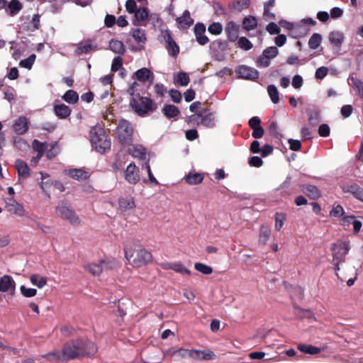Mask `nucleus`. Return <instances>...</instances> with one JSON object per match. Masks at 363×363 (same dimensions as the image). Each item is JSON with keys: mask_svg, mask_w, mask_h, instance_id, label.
<instances>
[{"mask_svg": "<svg viewBox=\"0 0 363 363\" xmlns=\"http://www.w3.org/2000/svg\"><path fill=\"white\" fill-rule=\"evenodd\" d=\"M97 352L96 345L89 340L77 339L67 342L62 352L57 351L50 354L59 360H70L77 358L91 357Z\"/></svg>", "mask_w": 363, "mask_h": 363, "instance_id": "obj_1", "label": "nucleus"}, {"mask_svg": "<svg viewBox=\"0 0 363 363\" xmlns=\"http://www.w3.org/2000/svg\"><path fill=\"white\" fill-rule=\"evenodd\" d=\"M138 86L133 82L128 89L127 92L132 96L130 105L133 110L140 116H145L149 112H153L157 108V104L150 98L141 96L140 94H135V89Z\"/></svg>", "mask_w": 363, "mask_h": 363, "instance_id": "obj_2", "label": "nucleus"}, {"mask_svg": "<svg viewBox=\"0 0 363 363\" xmlns=\"http://www.w3.org/2000/svg\"><path fill=\"white\" fill-rule=\"evenodd\" d=\"M124 252L126 259L135 267L145 266L152 261L151 252L141 247L126 246Z\"/></svg>", "mask_w": 363, "mask_h": 363, "instance_id": "obj_3", "label": "nucleus"}, {"mask_svg": "<svg viewBox=\"0 0 363 363\" xmlns=\"http://www.w3.org/2000/svg\"><path fill=\"white\" fill-rule=\"evenodd\" d=\"M92 147L99 153H105L111 149V138L105 130L100 126H93L89 131Z\"/></svg>", "mask_w": 363, "mask_h": 363, "instance_id": "obj_4", "label": "nucleus"}, {"mask_svg": "<svg viewBox=\"0 0 363 363\" xmlns=\"http://www.w3.org/2000/svg\"><path fill=\"white\" fill-rule=\"evenodd\" d=\"M350 250V242L346 241H338L334 243L331 250L333 252L332 264L334 269L337 272L340 270V264L345 261V256Z\"/></svg>", "mask_w": 363, "mask_h": 363, "instance_id": "obj_5", "label": "nucleus"}, {"mask_svg": "<svg viewBox=\"0 0 363 363\" xmlns=\"http://www.w3.org/2000/svg\"><path fill=\"white\" fill-rule=\"evenodd\" d=\"M56 214L68 221L72 225H79L80 218L77 216L74 211L70 208L67 201H61L56 207Z\"/></svg>", "mask_w": 363, "mask_h": 363, "instance_id": "obj_6", "label": "nucleus"}, {"mask_svg": "<svg viewBox=\"0 0 363 363\" xmlns=\"http://www.w3.org/2000/svg\"><path fill=\"white\" fill-rule=\"evenodd\" d=\"M133 129L130 122L121 120L117 127V137L119 143L123 145H129L133 142Z\"/></svg>", "mask_w": 363, "mask_h": 363, "instance_id": "obj_7", "label": "nucleus"}, {"mask_svg": "<svg viewBox=\"0 0 363 363\" xmlns=\"http://www.w3.org/2000/svg\"><path fill=\"white\" fill-rule=\"evenodd\" d=\"M235 73L238 78L250 81H256L259 76V73L256 69L247 65L238 66L235 69Z\"/></svg>", "mask_w": 363, "mask_h": 363, "instance_id": "obj_8", "label": "nucleus"}, {"mask_svg": "<svg viewBox=\"0 0 363 363\" xmlns=\"http://www.w3.org/2000/svg\"><path fill=\"white\" fill-rule=\"evenodd\" d=\"M224 30L229 42L234 43L239 38L240 26L233 21L226 23Z\"/></svg>", "mask_w": 363, "mask_h": 363, "instance_id": "obj_9", "label": "nucleus"}, {"mask_svg": "<svg viewBox=\"0 0 363 363\" xmlns=\"http://www.w3.org/2000/svg\"><path fill=\"white\" fill-rule=\"evenodd\" d=\"M124 174L125 180L131 184H136L140 181V170L134 162L129 164Z\"/></svg>", "mask_w": 363, "mask_h": 363, "instance_id": "obj_10", "label": "nucleus"}, {"mask_svg": "<svg viewBox=\"0 0 363 363\" xmlns=\"http://www.w3.org/2000/svg\"><path fill=\"white\" fill-rule=\"evenodd\" d=\"M15 167L18 172L19 181L25 180L30 176V169L25 161L21 159L16 160Z\"/></svg>", "mask_w": 363, "mask_h": 363, "instance_id": "obj_11", "label": "nucleus"}, {"mask_svg": "<svg viewBox=\"0 0 363 363\" xmlns=\"http://www.w3.org/2000/svg\"><path fill=\"white\" fill-rule=\"evenodd\" d=\"M29 121L23 116H19L13 125V130L18 135H23L28 130Z\"/></svg>", "mask_w": 363, "mask_h": 363, "instance_id": "obj_12", "label": "nucleus"}, {"mask_svg": "<svg viewBox=\"0 0 363 363\" xmlns=\"http://www.w3.org/2000/svg\"><path fill=\"white\" fill-rule=\"evenodd\" d=\"M176 22L178 28L187 30L194 23V19L191 17L190 12L185 10L182 16L177 18Z\"/></svg>", "mask_w": 363, "mask_h": 363, "instance_id": "obj_13", "label": "nucleus"}, {"mask_svg": "<svg viewBox=\"0 0 363 363\" xmlns=\"http://www.w3.org/2000/svg\"><path fill=\"white\" fill-rule=\"evenodd\" d=\"M216 354L209 350H194L192 349L191 359L198 361L211 360L215 359Z\"/></svg>", "mask_w": 363, "mask_h": 363, "instance_id": "obj_14", "label": "nucleus"}, {"mask_svg": "<svg viewBox=\"0 0 363 363\" xmlns=\"http://www.w3.org/2000/svg\"><path fill=\"white\" fill-rule=\"evenodd\" d=\"M108 263L104 261H100L99 263H91L84 265V268L89 271L94 276H99L104 269H107Z\"/></svg>", "mask_w": 363, "mask_h": 363, "instance_id": "obj_15", "label": "nucleus"}, {"mask_svg": "<svg viewBox=\"0 0 363 363\" xmlns=\"http://www.w3.org/2000/svg\"><path fill=\"white\" fill-rule=\"evenodd\" d=\"M301 191L310 199L313 200L318 199L321 196L319 189L312 184H306L301 186Z\"/></svg>", "mask_w": 363, "mask_h": 363, "instance_id": "obj_16", "label": "nucleus"}, {"mask_svg": "<svg viewBox=\"0 0 363 363\" xmlns=\"http://www.w3.org/2000/svg\"><path fill=\"white\" fill-rule=\"evenodd\" d=\"M15 281L13 278L9 275H4L0 277V291L7 292L9 290L15 289Z\"/></svg>", "mask_w": 363, "mask_h": 363, "instance_id": "obj_17", "label": "nucleus"}, {"mask_svg": "<svg viewBox=\"0 0 363 363\" xmlns=\"http://www.w3.org/2000/svg\"><path fill=\"white\" fill-rule=\"evenodd\" d=\"M250 0H235L229 3L228 7L231 11L241 12L249 8Z\"/></svg>", "mask_w": 363, "mask_h": 363, "instance_id": "obj_18", "label": "nucleus"}, {"mask_svg": "<svg viewBox=\"0 0 363 363\" xmlns=\"http://www.w3.org/2000/svg\"><path fill=\"white\" fill-rule=\"evenodd\" d=\"M271 235V228L267 224H263L259 228V244L264 245L267 244Z\"/></svg>", "mask_w": 363, "mask_h": 363, "instance_id": "obj_19", "label": "nucleus"}, {"mask_svg": "<svg viewBox=\"0 0 363 363\" xmlns=\"http://www.w3.org/2000/svg\"><path fill=\"white\" fill-rule=\"evenodd\" d=\"M54 111L55 115L61 119L67 118L71 113L70 108L64 104L55 105Z\"/></svg>", "mask_w": 363, "mask_h": 363, "instance_id": "obj_20", "label": "nucleus"}, {"mask_svg": "<svg viewBox=\"0 0 363 363\" xmlns=\"http://www.w3.org/2000/svg\"><path fill=\"white\" fill-rule=\"evenodd\" d=\"M208 111V110L206 111ZM201 125L206 128H213L216 125V113L214 112H206L202 114Z\"/></svg>", "mask_w": 363, "mask_h": 363, "instance_id": "obj_21", "label": "nucleus"}, {"mask_svg": "<svg viewBox=\"0 0 363 363\" xmlns=\"http://www.w3.org/2000/svg\"><path fill=\"white\" fill-rule=\"evenodd\" d=\"M257 19L254 16H245L242 21V27L246 31L254 30L257 26Z\"/></svg>", "mask_w": 363, "mask_h": 363, "instance_id": "obj_22", "label": "nucleus"}, {"mask_svg": "<svg viewBox=\"0 0 363 363\" xmlns=\"http://www.w3.org/2000/svg\"><path fill=\"white\" fill-rule=\"evenodd\" d=\"M135 77L141 82H147L150 77L153 78L154 75L152 72L147 68L143 67L139 69L134 73Z\"/></svg>", "mask_w": 363, "mask_h": 363, "instance_id": "obj_23", "label": "nucleus"}, {"mask_svg": "<svg viewBox=\"0 0 363 363\" xmlns=\"http://www.w3.org/2000/svg\"><path fill=\"white\" fill-rule=\"evenodd\" d=\"M166 48L172 57H177L179 52V47L169 34L167 35Z\"/></svg>", "mask_w": 363, "mask_h": 363, "instance_id": "obj_24", "label": "nucleus"}, {"mask_svg": "<svg viewBox=\"0 0 363 363\" xmlns=\"http://www.w3.org/2000/svg\"><path fill=\"white\" fill-rule=\"evenodd\" d=\"M134 25H139V23L147 20L149 16L147 9L145 7L138 9L137 11L134 13Z\"/></svg>", "mask_w": 363, "mask_h": 363, "instance_id": "obj_25", "label": "nucleus"}, {"mask_svg": "<svg viewBox=\"0 0 363 363\" xmlns=\"http://www.w3.org/2000/svg\"><path fill=\"white\" fill-rule=\"evenodd\" d=\"M118 205L122 211L132 209L135 207V201L133 197H121L118 200Z\"/></svg>", "mask_w": 363, "mask_h": 363, "instance_id": "obj_26", "label": "nucleus"}, {"mask_svg": "<svg viewBox=\"0 0 363 363\" xmlns=\"http://www.w3.org/2000/svg\"><path fill=\"white\" fill-rule=\"evenodd\" d=\"M109 48L111 50H112L113 52L123 55L125 52V46L123 43V42L118 40L112 39L109 42Z\"/></svg>", "mask_w": 363, "mask_h": 363, "instance_id": "obj_27", "label": "nucleus"}, {"mask_svg": "<svg viewBox=\"0 0 363 363\" xmlns=\"http://www.w3.org/2000/svg\"><path fill=\"white\" fill-rule=\"evenodd\" d=\"M329 41L330 44L335 47H340L344 40L343 34L338 31H332L329 34Z\"/></svg>", "mask_w": 363, "mask_h": 363, "instance_id": "obj_28", "label": "nucleus"}, {"mask_svg": "<svg viewBox=\"0 0 363 363\" xmlns=\"http://www.w3.org/2000/svg\"><path fill=\"white\" fill-rule=\"evenodd\" d=\"M297 349L303 353L309 354H316L322 351V349L315 347L312 345L299 344Z\"/></svg>", "mask_w": 363, "mask_h": 363, "instance_id": "obj_29", "label": "nucleus"}, {"mask_svg": "<svg viewBox=\"0 0 363 363\" xmlns=\"http://www.w3.org/2000/svg\"><path fill=\"white\" fill-rule=\"evenodd\" d=\"M203 180V175L201 173H189L185 177V181L190 185L201 184Z\"/></svg>", "mask_w": 363, "mask_h": 363, "instance_id": "obj_30", "label": "nucleus"}, {"mask_svg": "<svg viewBox=\"0 0 363 363\" xmlns=\"http://www.w3.org/2000/svg\"><path fill=\"white\" fill-rule=\"evenodd\" d=\"M47 147L48 146L45 143H41L38 140H34L33 141V148L38 152L37 160H40L43 156Z\"/></svg>", "mask_w": 363, "mask_h": 363, "instance_id": "obj_31", "label": "nucleus"}, {"mask_svg": "<svg viewBox=\"0 0 363 363\" xmlns=\"http://www.w3.org/2000/svg\"><path fill=\"white\" fill-rule=\"evenodd\" d=\"M162 111L164 115L168 118L177 117L180 113L176 106L171 104L165 105L162 108Z\"/></svg>", "mask_w": 363, "mask_h": 363, "instance_id": "obj_32", "label": "nucleus"}, {"mask_svg": "<svg viewBox=\"0 0 363 363\" xmlns=\"http://www.w3.org/2000/svg\"><path fill=\"white\" fill-rule=\"evenodd\" d=\"M207 111V108H203L200 110L198 113L192 114L187 119V123L191 125H201V116L203 113H205Z\"/></svg>", "mask_w": 363, "mask_h": 363, "instance_id": "obj_33", "label": "nucleus"}, {"mask_svg": "<svg viewBox=\"0 0 363 363\" xmlns=\"http://www.w3.org/2000/svg\"><path fill=\"white\" fill-rule=\"evenodd\" d=\"M11 16H16L22 9V4L18 0H11L6 5Z\"/></svg>", "mask_w": 363, "mask_h": 363, "instance_id": "obj_34", "label": "nucleus"}, {"mask_svg": "<svg viewBox=\"0 0 363 363\" xmlns=\"http://www.w3.org/2000/svg\"><path fill=\"white\" fill-rule=\"evenodd\" d=\"M62 99L68 104H74L79 100V95L77 91L69 89L64 94Z\"/></svg>", "mask_w": 363, "mask_h": 363, "instance_id": "obj_35", "label": "nucleus"}, {"mask_svg": "<svg viewBox=\"0 0 363 363\" xmlns=\"http://www.w3.org/2000/svg\"><path fill=\"white\" fill-rule=\"evenodd\" d=\"M30 281L33 285L40 289L47 284L48 279L45 277H41L39 274H34L30 277Z\"/></svg>", "mask_w": 363, "mask_h": 363, "instance_id": "obj_36", "label": "nucleus"}, {"mask_svg": "<svg viewBox=\"0 0 363 363\" xmlns=\"http://www.w3.org/2000/svg\"><path fill=\"white\" fill-rule=\"evenodd\" d=\"M7 211L11 213L17 215L18 216H24L25 210L24 207L22 204L15 202L13 204H9V207L7 208Z\"/></svg>", "mask_w": 363, "mask_h": 363, "instance_id": "obj_37", "label": "nucleus"}, {"mask_svg": "<svg viewBox=\"0 0 363 363\" xmlns=\"http://www.w3.org/2000/svg\"><path fill=\"white\" fill-rule=\"evenodd\" d=\"M268 94L274 104H278L279 101V94L277 88L274 84L267 86Z\"/></svg>", "mask_w": 363, "mask_h": 363, "instance_id": "obj_38", "label": "nucleus"}, {"mask_svg": "<svg viewBox=\"0 0 363 363\" xmlns=\"http://www.w3.org/2000/svg\"><path fill=\"white\" fill-rule=\"evenodd\" d=\"M69 176L77 180H84L88 178V173L81 169H74L69 171Z\"/></svg>", "mask_w": 363, "mask_h": 363, "instance_id": "obj_39", "label": "nucleus"}, {"mask_svg": "<svg viewBox=\"0 0 363 363\" xmlns=\"http://www.w3.org/2000/svg\"><path fill=\"white\" fill-rule=\"evenodd\" d=\"M322 36L319 33H313L308 40V46L311 49H317L321 43Z\"/></svg>", "mask_w": 363, "mask_h": 363, "instance_id": "obj_40", "label": "nucleus"}, {"mask_svg": "<svg viewBox=\"0 0 363 363\" xmlns=\"http://www.w3.org/2000/svg\"><path fill=\"white\" fill-rule=\"evenodd\" d=\"M93 49L94 47L91 44L90 40H89L85 44L80 43L75 50V53L77 55L87 54L90 52Z\"/></svg>", "mask_w": 363, "mask_h": 363, "instance_id": "obj_41", "label": "nucleus"}, {"mask_svg": "<svg viewBox=\"0 0 363 363\" xmlns=\"http://www.w3.org/2000/svg\"><path fill=\"white\" fill-rule=\"evenodd\" d=\"M350 84L358 90L359 94L363 99V82L357 77H350L348 79Z\"/></svg>", "mask_w": 363, "mask_h": 363, "instance_id": "obj_42", "label": "nucleus"}, {"mask_svg": "<svg viewBox=\"0 0 363 363\" xmlns=\"http://www.w3.org/2000/svg\"><path fill=\"white\" fill-rule=\"evenodd\" d=\"M190 79L187 73L184 72H180L177 74L175 82L182 86H187L189 83Z\"/></svg>", "mask_w": 363, "mask_h": 363, "instance_id": "obj_43", "label": "nucleus"}, {"mask_svg": "<svg viewBox=\"0 0 363 363\" xmlns=\"http://www.w3.org/2000/svg\"><path fill=\"white\" fill-rule=\"evenodd\" d=\"M132 35L137 43H144L146 41L145 30L140 28L133 30Z\"/></svg>", "mask_w": 363, "mask_h": 363, "instance_id": "obj_44", "label": "nucleus"}, {"mask_svg": "<svg viewBox=\"0 0 363 363\" xmlns=\"http://www.w3.org/2000/svg\"><path fill=\"white\" fill-rule=\"evenodd\" d=\"M237 40V46L244 50H250L253 47L252 43L246 37H241Z\"/></svg>", "mask_w": 363, "mask_h": 363, "instance_id": "obj_45", "label": "nucleus"}, {"mask_svg": "<svg viewBox=\"0 0 363 363\" xmlns=\"http://www.w3.org/2000/svg\"><path fill=\"white\" fill-rule=\"evenodd\" d=\"M208 30L212 35H218L223 31V26L219 22H213L208 26Z\"/></svg>", "mask_w": 363, "mask_h": 363, "instance_id": "obj_46", "label": "nucleus"}, {"mask_svg": "<svg viewBox=\"0 0 363 363\" xmlns=\"http://www.w3.org/2000/svg\"><path fill=\"white\" fill-rule=\"evenodd\" d=\"M194 268L199 272L208 275L213 272V269L211 267L206 265L205 264L201 262H196L194 264Z\"/></svg>", "mask_w": 363, "mask_h": 363, "instance_id": "obj_47", "label": "nucleus"}, {"mask_svg": "<svg viewBox=\"0 0 363 363\" xmlns=\"http://www.w3.org/2000/svg\"><path fill=\"white\" fill-rule=\"evenodd\" d=\"M40 16L39 14L33 15L31 21L30 22L29 25L28 26V30L33 32L40 28Z\"/></svg>", "mask_w": 363, "mask_h": 363, "instance_id": "obj_48", "label": "nucleus"}, {"mask_svg": "<svg viewBox=\"0 0 363 363\" xmlns=\"http://www.w3.org/2000/svg\"><path fill=\"white\" fill-rule=\"evenodd\" d=\"M35 60V55L32 54L26 59L22 60L19 62V65L21 67L26 68L28 69H30L33 67V65Z\"/></svg>", "mask_w": 363, "mask_h": 363, "instance_id": "obj_49", "label": "nucleus"}, {"mask_svg": "<svg viewBox=\"0 0 363 363\" xmlns=\"http://www.w3.org/2000/svg\"><path fill=\"white\" fill-rule=\"evenodd\" d=\"M54 182L51 179H48L44 182L40 181L39 183L41 189L48 197H50V191L51 187L54 186Z\"/></svg>", "mask_w": 363, "mask_h": 363, "instance_id": "obj_50", "label": "nucleus"}, {"mask_svg": "<svg viewBox=\"0 0 363 363\" xmlns=\"http://www.w3.org/2000/svg\"><path fill=\"white\" fill-rule=\"evenodd\" d=\"M286 216L282 213H276L275 214V229L279 231L283 227Z\"/></svg>", "mask_w": 363, "mask_h": 363, "instance_id": "obj_51", "label": "nucleus"}, {"mask_svg": "<svg viewBox=\"0 0 363 363\" xmlns=\"http://www.w3.org/2000/svg\"><path fill=\"white\" fill-rule=\"evenodd\" d=\"M172 270L174 272L182 274L189 275L191 274V271L186 268L181 262H174V267H172Z\"/></svg>", "mask_w": 363, "mask_h": 363, "instance_id": "obj_52", "label": "nucleus"}, {"mask_svg": "<svg viewBox=\"0 0 363 363\" xmlns=\"http://www.w3.org/2000/svg\"><path fill=\"white\" fill-rule=\"evenodd\" d=\"M262 54L271 60L277 57V55L279 54V50L277 47L271 46L264 49Z\"/></svg>", "mask_w": 363, "mask_h": 363, "instance_id": "obj_53", "label": "nucleus"}, {"mask_svg": "<svg viewBox=\"0 0 363 363\" xmlns=\"http://www.w3.org/2000/svg\"><path fill=\"white\" fill-rule=\"evenodd\" d=\"M228 47V43L226 41L223 40H216L213 41L211 44V48L213 49H218L221 51H224L226 50Z\"/></svg>", "mask_w": 363, "mask_h": 363, "instance_id": "obj_54", "label": "nucleus"}, {"mask_svg": "<svg viewBox=\"0 0 363 363\" xmlns=\"http://www.w3.org/2000/svg\"><path fill=\"white\" fill-rule=\"evenodd\" d=\"M20 291L23 296L27 298L33 297L37 294V290L35 289L32 288H26L25 286H21L20 287Z\"/></svg>", "mask_w": 363, "mask_h": 363, "instance_id": "obj_55", "label": "nucleus"}, {"mask_svg": "<svg viewBox=\"0 0 363 363\" xmlns=\"http://www.w3.org/2000/svg\"><path fill=\"white\" fill-rule=\"evenodd\" d=\"M192 350L180 348L175 352V354L183 359H191Z\"/></svg>", "mask_w": 363, "mask_h": 363, "instance_id": "obj_56", "label": "nucleus"}, {"mask_svg": "<svg viewBox=\"0 0 363 363\" xmlns=\"http://www.w3.org/2000/svg\"><path fill=\"white\" fill-rule=\"evenodd\" d=\"M15 89L10 86H6L4 89V99L9 101H12L14 99Z\"/></svg>", "mask_w": 363, "mask_h": 363, "instance_id": "obj_57", "label": "nucleus"}, {"mask_svg": "<svg viewBox=\"0 0 363 363\" xmlns=\"http://www.w3.org/2000/svg\"><path fill=\"white\" fill-rule=\"evenodd\" d=\"M266 30L271 35L279 34L281 31L280 28L275 23L273 22L269 23L266 26Z\"/></svg>", "mask_w": 363, "mask_h": 363, "instance_id": "obj_58", "label": "nucleus"}, {"mask_svg": "<svg viewBox=\"0 0 363 363\" xmlns=\"http://www.w3.org/2000/svg\"><path fill=\"white\" fill-rule=\"evenodd\" d=\"M125 6L127 12L131 14L134 13L138 9V6L135 0H127Z\"/></svg>", "mask_w": 363, "mask_h": 363, "instance_id": "obj_59", "label": "nucleus"}, {"mask_svg": "<svg viewBox=\"0 0 363 363\" xmlns=\"http://www.w3.org/2000/svg\"><path fill=\"white\" fill-rule=\"evenodd\" d=\"M345 213L343 208L340 205L333 206L330 212V215L333 217L339 218Z\"/></svg>", "mask_w": 363, "mask_h": 363, "instance_id": "obj_60", "label": "nucleus"}, {"mask_svg": "<svg viewBox=\"0 0 363 363\" xmlns=\"http://www.w3.org/2000/svg\"><path fill=\"white\" fill-rule=\"evenodd\" d=\"M123 65V59L121 57L118 56L115 57L112 62L111 71L117 72Z\"/></svg>", "mask_w": 363, "mask_h": 363, "instance_id": "obj_61", "label": "nucleus"}, {"mask_svg": "<svg viewBox=\"0 0 363 363\" xmlns=\"http://www.w3.org/2000/svg\"><path fill=\"white\" fill-rule=\"evenodd\" d=\"M328 73V69L326 67L318 68L315 73V77L318 79H323Z\"/></svg>", "mask_w": 363, "mask_h": 363, "instance_id": "obj_62", "label": "nucleus"}, {"mask_svg": "<svg viewBox=\"0 0 363 363\" xmlns=\"http://www.w3.org/2000/svg\"><path fill=\"white\" fill-rule=\"evenodd\" d=\"M330 127L327 124H321L318 128V134L321 137H328L330 135Z\"/></svg>", "mask_w": 363, "mask_h": 363, "instance_id": "obj_63", "label": "nucleus"}, {"mask_svg": "<svg viewBox=\"0 0 363 363\" xmlns=\"http://www.w3.org/2000/svg\"><path fill=\"white\" fill-rule=\"evenodd\" d=\"M270 59H269V57H266L265 55H264L263 54L259 56L257 60V65L259 66V67H267L270 64Z\"/></svg>", "mask_w": 363, "mask_h": 363, "instance_id": "obj_64", "label": "nucleus"}]
</instances>
